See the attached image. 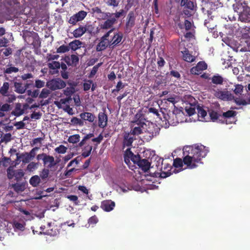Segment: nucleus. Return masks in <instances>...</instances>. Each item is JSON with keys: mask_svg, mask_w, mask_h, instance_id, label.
<instances>
[{"mask_svg": "<svg viewBox=\"0 0 250 250\" xmlns=\"http://www.w3.org/2000/svg\"><path fill=\"white\" fill-rule=\"evenodd\" d=\"M208 152V148L202 145L184 147L183 148L184 157L183 160L176 158L174 160L173 166L175 167L179 168L182 167L184 164L188 168H195L198 166L199 164L202 163V159L205 157Z\"/></svg>", "mask_w": 250, "mask_h": 250, "instance_id": "nucleus-1", "label": "nucleus"}, {"mask_svg": "<svg viewBox=\"0 0 250 250\" xmlns=\"http://www.w3.org/2000/svg\"><path fill=\"white\" fill-rule=\"evenodd\" d=\"M135 119L136 120L132 122L133 125L129 132L134 137L143 134L145 127L147 126L144 122V118L142 114H136Z\"/></svg>", "mask_w": 250, "mask_h": 250, "instance_id": "nucleus-2", "label": "nucleus"}, {"mask_svg": "<svg viewBox=\"0 0 250 250\" xmlns=\"http://www.w3.org/2000/svg\"><path fill=\"white\" fill-rule=\"evenodd\" d=\"M160 128L155 124L151 123L148 124L147 128L143 131V135L142 136V140L144 142H149L152 139L159 135Z\"/></svg>", "mask_w": 250, "mask_h": 250, "instance_id": "nucleus-3", "label": "nucleus"}, {"mask_svg": "<svg viewBox=\"0 0 250 250\" xmlns=\"http://www.w3.org/2000/svg\"><path fill=\"white\" fill-rule=\"evenodd\" d=\"M164 159L161 158H159L157 160L156 166L157 169L160 172H157L155 174L159 175V177L161 178H165L171 174V167L170 164L164 163ZM156 176H157V175H156Z\"/></svg>", "mask_w": 250, "mask_h": 250, "instance_id": "nucleus-4", "label": "nucleus"}, {"mask_svg": "<svg viewBox=\"0 0 250 250\" xmlns=\"http://www.w3.org/2000/svg\"><path fill=\"white\" fill-rule=\"evenodd\" d=\"M37 159L38 160H42L43 162V166L48 169L54 167L57 164V162L55 161L53 156L47 155L44 153L38 154L37 156Z\"/></svg>", "mask_w": 250, "mask_h": 250, "instance_id": "nucleus-5", "label": "nucleus"}, {"mask_svg": "<svg viewBox=\"0 0 250 250\" xmlns=\"http://www.w3.org/2000/svg\"><path fill=\"white\" fill-rule=\"evenodd\" d=\"M114 28H112L108 31L100 40V42L96 46V51L98 52L105 50L108 46L110 47V42L108 39L110 34L114 31Z\"/></svg>", "mask_w": 250, "mask_h": 250, "instance_id": "nucleus-6", "label": "nucleus"}, {"mask_svg": "<svg viewBox=\"0 0 250 250\" xmlns=\"http://www.w3.org/2000/svg\"><path fill=\"white\" fill-rule=\"evenodd\" d=\"M46 86L48 88L54 91L64 88L66 83L61 79H53L47 82Z\"/></svg>", "mask_w": 250, "mask_h": 250, "instance_id": "nucleus-7", "label": "nucleus"}, {"mask_svg": "<svg viewBox=\"0 0 250 250\" xmlns=\"http://www.w3.org/2000/svg\"><path fill=\"white\" fill-rule=\"evenodd\" d=\"M214 96L218 99L227 101L231 99V94L227 90H221L219 89H213Z\"/></svg>", "mask_w": 250, "mask_h": 250, "instance_id": "nucleus-8", "label": "nucleus"}, {"mask_svg": "<svg viewBox=\"0 0 250 250\" xmlns=\"http://www.w3.org/2000/svg\"><path fill=\"white\" fill-rule=\"evenodd\" d=\"M136 139V137L132 135L129 132L125 131L123 134V148H125V147H130L132 146L133 141Z\"/></svg>", "mask_w": 250, "mask_h": 250, "instance_id": "nucleus-9", "label": "nucleus"}, {"mask_svg": "<svg viewBox=\"0 0 250 250\" xmlns=\"http://www.w3.org/2000/svg\"><path fill=\"white\" fill-rule=\"evenodd\" d=\"M136 16L134 11H130L126 18L125 30L129 32L135 25Z\"/></svg>", "mask_w": 250, "mask_h": 250, "instance_id": "nucleus-10", "label": "nucleus"}, {"mask_svg": "<svg viewBox=\"0 0 250 250\" xmlns=\"http://www.w3.org/2000/svg\"><path fill=\"white\" fill-rule=\"evenodd\" d=\"M207 64L205 62L200 61L195 66L191 68L190 73L194 75H199L203 70L207 69Z\"/></svg>", "mask_w": 250, "mask_h": 250, "instance_id": "nucleus-11", "label": "nucleus"}, {"mask_svg": "<svg viewBox=\"0 0 250 250\" xmlns=\"http://www.w3.org/2000/svg\"><path fill=\"white\" fill-rule=\"evenodd\" d=\"M123 39V34L121 32H116L114 33V36L109 41L110 47L113 49L118 46Z\"/></svg>", "mask_w": 250, "mask_h": 250, "instance_id": "nucleus-12", "label": "nucleus"}, {"mask_svg": "<svg viewBox=\"0 0 250 250\" xmlns=\"http://www.w3.org/2000/svg\"><path fill=\"white\" fill-rule=\"evenodd\" d=\"M235 11L239 13V19L240 20L243 22H250V8H247L244 9V10L239 11L236 10L234 8Z\"/></svg>", "mask_w": 250, "mask_h": 250, "instance_id": "nucleus-13", "label": "nucleus"}, {"mask_svg": "<svg viewBox=\"0 0 250 250\" xmlns=\"http://www.w3.org/2000/svg\"><path fill=\"white\" fill-rule=\"evenodd\" d=\"M116 22L117 20L115 18H109L100 25V28L103 30L111 29Z\"/></svg>", "mask_w": 250, "mask_h": 250, "instance_id": "nucleus-14", "label": "nucleus"}, {"mask_svg": "<svg viewBox=\"0 0 250 250\" xmlns=\"http://www.w3.org/2000/svg\"><path fill=\"white\" fill-rule=\"evenodd\" d=\"M47 229L43 232L44 234L50 236H56L59 233V229L57 226L54 225V223L51 222L48 223L47 224Z\"/></svg>", "mask_w": 250, "mask_h": 250, "instance_id": "nucleus-15", "label": "nucleus"}, {"mask_svg": "<svg viewBox=\"0 0 250 250\" xmlns=\"http://www.w3.org/2000/svg\"><path fill=\"white\" fill-rule=\"evenodd\" d=\"M115 206V202L110 200H104L102 202L101 205V208L106 212L112 210Z\"/></svg>", "mask_w": 250, "mask_h": 250, "instance_id": "nucleus-16", "label": "nucleus"}, {"mask_svg": "<svg viewBox=\"0 0 250 250\" xmlns=\"http://www.w3.org/2000/svg\"><path fill=\"white\" fill-rule=\"evenodd\" d=\"M107 116L104 113L100 112L98 114V125L100 128H104L107 125Z\"/></svg>", "mask_w": 250, "mask_h": 250, "instance_id": "nucleus-17", "label": "nucleus"}, {"mask_svg": "<svg viewBox=\"0 0 250 250\" xmlns=\"http://www.w3.org/2000/svg\"><path fill=\"white\" fill-rule=\"evenodd\" d=\"M19 71L18 67L12 66L11 64H8L6 68L3 69V74L5 77V79L8 80V78L7 77V74H10L12 73H17Z\"/></svg>", "mask_w": 250, "mask_h": 250, "instance_id": "nucleus-18", "label": "nucleus"}, {"mask_svg": "<svg viewBox=\"0 0 250 250\" xmlns=\"http://www.w3.org/2000/svg\"><path fill=\"white\" fill-rule=\"evenodd\" d=\"M34 33V32H30L27 30L23 33V38L24 41L29 45L32 43V42L35 38Z\"/></svg>", "mask_w": 250, "mask_h": 250, "instance_id": "nucleus-19", "label": "nucleus"}, {"mask_svg": "<svg viewBox=\"0 0 250 250\" xmlns=\"http://www.w3.org/2000/svg\"><path fill=\"white\" fill-rule=\"evenodd\" d=\"M86 25L84 26H80L78 28L74 30L72 33L73 36L76 38L82 37L87 31Z\"/></svg>", "mask_w": 250, "mask_h": 250, "instance_id": "nucleus-20", "label": "nucleus"}, {"mask_svg": "<svg viewBox=\"0 0 250 250\" xmlns=\"http://www.w3.org/2000/svg\"><path fill=\"white\" fill-rule=\"evenodd\" d=\"M138 166L139 167L141 168L143 170L146 171L150 168V163L149 162L148 160L146 159H141Z\"/></svg>", "mask_w": 250, "mask_h": 250, "instance_id": "nucleus-21", "label": "nucleus"}, {"mask_svg": "<svg viewBox=\"0 0 250 250\" xmlns=\"http://www.w3.org/2000/svg\"><path fill=\"white\" fill-rule=\"evenodd\" d=\"M80 116L82 119L84 121H87L90 123L93 122L95 118L94 115L90 112L82 113L80 114Z\"/></svg>", "mask_w": 250, "mask_h": 250, "instance_id": "nucleus-22", "label": "nucleus"}, {"mask_svg": "<svg viewBox=\"0 0 250 250\" xmlns=\"http://www.w3.org/2000/svg\"><path fill=\"white\" fill-rule=\"evenodd\" d=\"M183 54V58L184 61L191 62L194 61L195 57L189 53L188 50L185 48V50L184 51H182Z\"/></svg>", "mask_w": 250, "mask_h": 250, "instance_id": "nucleus-23", "label": "nucleus"}, {"mask_svg": "<svg viewBox=\"0 0 250 250\" xmlns=\"http://www.w3.org/2000/svg\"><path fill=\"white\" fill-rule=\"evenodd\" d=\"M211 83L216 85H222L223 84L224 79L221 75L216 74L211 78Z\"/></svg>", "mask_w": 250, "mask_h": 250, "instance_id": "nucleus-24", "label": "nucleus"}, {"mask_svg": "<svg viewBox=\"0 0 250 250\" xmlns=\"http://www.w3.org/2000/svg\"><path fill=\"white\" fill-rule=\"evenodd\" d=\"M15 91L19 94H23L26 91V88L23 87L21 83L15 82L14 83Z\"/></svg>", "mask_w": 250, "mask_h": 250, "instance_id": "nucleus-25", "label": "nucleus"}, {"mask_svg": "<svg viewBox=\"0 0 250 250\" xmlns=\"http://www.w3.org/2000/svg\"><path fill=\"white\" fill-rule=\"evenodd\" d=\"M17 157L18 159H21V161L24 164H27L32 160L28 152L22 153L20 155H18V154H17Z\"/></svg>", "mask_w": 250, "mask_h": 250, "instance_id": "nucleus-26", "label": "nucleus"}, {"mask_svg": "<svg viewBox=\"0 0 250 250\" xmlns=\"http://www.w3.org/2000/svg\"><path fill=\"white\" fill-rule=\"evenodd\" d=\"M11 113L17 117H19L24 113L23 109H22L21 104V103H17L16 104L15 108Z\"/></svg>", "mask_w": 250, "mask_h": 250, "instance_id": "nucleus-27", "label": "nucleus"}, {"mask_svg": "<svg viewBox=\"0 0 250 250\" xmlns=\"http://www.w3.org/2000/svg\"><path fill=\"white\" fill-rule=\"evenodd\" d=\"M9 89V83L8 82H4L2 86L0 88V94L4 96L8 95V90Z\"/></svg>", "mask_w": 250, "mask_h": 250, "instance_id": "nucleus-28", "label": "nucleus"}, {"mask_svg": "<svg viewBox=\"0 0 250 250\" xmlns=\"http://www.w3.org/2000/svg\"><path fill=\"white\" fill-rule=\"evenodd\" d=\"M128 154L130 155V160L134 163V164L138 165L140 160H141V157L139 155H134L133 153L130 150V148H128Z\"/></svg>", "mask_w": 250, "mask_h": 250, "instance_id": "nucleus-29", "label": "nucleus"}, {"mask_svg": "<svg viewBox=\"0 0 250 250\" xmlns=\"http://www.w3.org/2000/svg\"><path fill=\"white\" fill-rule=\"evenodd\" d=\"M34 35L35 38L30 45H32L35 49H38L41 47V42L38 33H34Z\"/></svg>", "mask_w": 250, "mask_h": 250, "instance_id": "nucleus-30", "label": "nucleus"}, {"mask_svg": "<svg viewBox=\"0 0 250 250\" xmlns=\"http://www.w3.org/2000/svg\"><path fill=\"white\" fill-rule=\"evenodd\" d=\"M92 146L89 145H87L84 146L82 149V155L84 157L86 158L89 156L90 154L91 150H92Z\"/></svg>", "mask_w": 250, "mask_h": 250, "instance_id": "nucleus-31", "label": "nucleus"}, {"mask_svg": "<svg viewBox=\"0 0 250 250\" xmlns=\"http://www.w3.org/2000/svg\"><path fill=\"white\" fill-rule=\"evenodd\" d=\"M82 44V42L79 40H74L70 42L69 44V49L71 48L73 51H76L79 48Z\"/></svg>", "mask_w": 250, "mask_h": 250, "instance_id": "nucleus-32", "label": "nucleus"}, {"mask_svg": "<svg viewBox=\"0 0 250 250\" xmlns=\"http://www.w3.org/2000/svg\"><path fill=\"white\" fill-rule=\"evenodd\" d=\"M205 25L208 28L209 31H213L216 25L214 23L212 19L206 20L204 23Z\"/></svg>", "mask_w": 250, "mask_h": 250, "instance_id": "nucleus-33", "label": "nucleus"}, {"mask_svg": "<svg viewBox=\"0 0 250 250\" xmlns=\"http://www.w3.org/2000/svg\"><path fill=\"white\" fill-rule=\"evenodd\" d=\"M209 114L211 120L213 122H218V121H219V122L221 121L220 118L222 117V115L221 114H218L217 112L213 110H211L209 112Z\"/></svg>", "mask_w": 250, "mask_h": 250, "instance_id": "nucleus-34", "label": "nucleus"}, {"mask_svg": "<svg viewBox=\"0 0 250 250\" xmlns=\"http://www.w3.org/2000/svg\"><path fill=\"white\" fill-rule=\"evenodd\" d=\"M233 7L236 8V10H238L239 11H241L244 10V9H247V8H250L248 6V3L246 1H243L241 2H238L236 3V5H233Z\"/></svg>", "mask_w": 250, "mask_h": 250, "instance_id": "nucleus-35", "label": "nucleus"}, {"mask_svg": "<svg viewBox=\"0 0 250 250\" xmlns=\"http://www.w3.org/2000/svg\"><path fill=\"white\" fill-rule=\"evenodd\" d=\"M40 182L41 178L38 175H34L32 176L29 180V183L30 185L34 187H37Z\"/></svg>", "mask_w": 250, "mask_h": 250, "instance_id": "nucleus-36", "label": "nucleus"}, {"mask_svg": "<svg viewBox=\"0 0 250 250\" xmlns=\"http://www.w3.org/2000/svg\"><path fill=\"white\" fill-rule=\"evenodd\" d=\"M234 100L238 105H246L250 104V97L248 99L247 101L240 98H236Z\"/></svg>", "mask_w": 250, "mask_h": 250, "instance_id": "nucleus-37", "label": "nucleus"}, {"mask_svg": "<svg viewBox=\"0 0 250 250\" xmlns=\"http://www.w3.org/2000/svg\"><path fill=\"white\" fill-rule=\"evenodd\" d=\"M49 173L48 168H44L40 174V177L42 178L43 181H46L47 179Z\"/></svg>", "mask_w": 250, "mask_h": 250, "instance_id": "nucleus-38", "label": "nucleus"}, {"mask_svg": "<svg viewBox=\"0 0 250 250\" xmlns=\"http://www.w3.org/2000/svg\"><path fill=\"white\" fill-rule=\"evenodd\" d=\"M80 136L79 134H74L70 136L68 139V141L70 143L75 144L79 142Z\"/></svg>", "mask_w": 250, "mask_h": 250, "instance_id": "nucleus-39", "label": "nucleus"}, {"mask_svg": "<svg viewBox=\"0 0 250 250\" xmlns=\"http://www.w3.org/2000/svg\"><path fill=\"white\" fill-rule=\"evenodd\" d=\"M74 15H75V17H76L77 20H78L79 21H80L83 20L85 18V17L87 15V12L81 10Z\"/></svg>", "mask_w": 250, "mask_h": 250, "instance_id": "nucleus-40", "label": "nucleus"}, {"mask_svg": "<svg viewBox=\"0 0 250 250\" xmlns=\"http://www.w3.org/2000/svg\"><path fill=\"white\" fill-rule=\"evenodd\" d=\"M24 176V173L22 169H18L15 171V180L17 182H20L21 180L22 177Z\"/></svg>", "mask_w": 250, "mask_h": 250, "instance_id": "nucleus-41", "label": "nucleus"}, {"mask_svg": "<svg viewBox=\"0 0 250 250\" xmlns=\"http://www.w3.org/2000/svg\"><path fill=\"white\" fill-rule=\"evenodd\" d=\"M111 18L110 12H102L99 15H97V19L99 20H105Z\"/></svg>", "mask_w": 250, "mask_h": 250, "instance_id": "nucleus-42", "label": "nucleus"}, {"mask_svg": "<svg viewBox=\"0 0 250 250\" xmlns=\"http://www.w3.org/2000/svg\"><path fill=\"white\" fill-rule=\"evenodd\" d=\"M94 136L93 133H89L83 138L82 140L79 143L78 146L80 147L83 146L86 143V141Z\"/></svg>", "mask_w": 250, "mask_h": 250, "instance_id": "nucleus-43", "label": "nucleus"}, {"mask_svg": "<svg viewBox=\"0 0 250 250\" xmlns=\"http://www.w3.org/2000/svg\"><path fill=\"white\" fill-rule=\"evenodd\" d=\"M236 115L235 111L233 110H228L226 112H224L222 115L221 118H229L230 117H234Z\"/></svg>", "mask_w": 250, "mask_h": 250, "instance_id": "nucleus-44", "label": "nucleus"}, {"mask_svg": "<svg viewBox=\"0 0 250 250\" xmlns=\"http://www.w3.org/2000/svg\"><path fill=\"white\" fill-rule=\"evenodd\" d=\"M45 135L43 134L42 137H39L34 139L31 142V146H34L39 144L40 146L42 144V141L44 139Z\"/></svg>", "mask_w": 250, "mask_h": 250, "instance_id": "nucleus-45", "label": "nucleus"}, {"mask_svg": "<svg viewBox=\"0 0 250 250\" xmlns=\"http://www.w3.org/2000/svg\"><path fill=\"white\" fill-rule=\"evenodd\" d=\"M125 14V11L123 9L120 10L115 13H110L111 18H115L116 20Z\"/></svg>", "mask_w": 250, "mask_h": 250, "instance_id": "nucleus-46", "label": "nucleus"}, {"mask_svg": "<svg viewBox=\"0 0 250 250\" xmlns=\"http://www.w3.org/2000/svg\"><path fill=\"white\" fill-rule=\"evenodd\" d=\"M12 187L16 192L22 191L24 189V186L19 183L12 184Z\"/></svg>", "mask_w": 250, "mask_h": 250, "instance_id": "nucleus-47", "label": "nucleus"}, {"mask_svg": "<svg viewBox=\"0 0 250 250\" xmlns=\"http://www.w3.org/2000/svg\"><path fill=\"white\" fill-rule=\"evenodd\" d=\"M71 123L73 125H79L80 126H82L83 125V121L77 117H73L71 119Z\"/></svg>", "mask_w": 250, "mask_h": 250, "instance_id": "nucleus-48", "label": "nucleus"}, {"mask_svg": "<svg viewBox=\"0 0 250 250\" xmlns=\"http://www.w3.org/2000/svg\"><path fill=\"white\" fill-rule=\"evenodd\" d=\"M38 163L34 162L30 163L27 166V170L29 171H33L37 168Z\"/></svg>", "mask_w": 250, "mask_h": 250, "instance_id": "nucleus-49", "label": "nucleus"}, {"mask_svg": "<svg viewBox=\"0 0 250 250\" xmlns=\"http://www.w3.org/2000/svg\"><path fill=\"white\" fill-rule=\"evenodd\" d=\"M69 51V47L65 45H61L57 49V52L58 53H64Z\"/></svg>", "mask_w": 250, "mask_h": 250, "instance_id": "nucleus-50", "label": "nucleus"}, {"mask_svg": "<svg viewBox=\"0 0 250 250\" xmlns=\"http://www.w3.org/2000/svg\"><path fill=\"white\" fill-rule=\"evenodd\" d=\"M101 63H99L93 66L88 76L89 78H92L96 74L99 67L101 66Z\"/></svg>", "mask_w": 250, "mask_h": 250, "instance_id": "nucleus-51", "label": "nucleus"}, {"mask_svg": "<svg viewBox=\"0 0 250 250\" xmlns=\"http://www.w3.org/2000/svg\"><path fill=\"white\" fill-rule=\"evenodd\" d=\"M67 147L63 145H60L55 149V151L59 154H64L66 152Z\"/></svg>", "mask_w": 250, "mask_h": 250, "instance_id": "nucleus-52", "label": "nucleus"}, {"mask_svg": "<svg viewBox=\"0 0 250 250\" xmlns=\"http://www.w3.org/2000/svg\"><path fill=\"white\" fill-rule=\"evenodd\" d=\"M67 198L71 201L74 202L75 205H79L80 202L78 200L77 196L74 195H67Z\"/></svg>", "mask_w": 250, "mask_h": 250, "instance_id": "nucleus-53", "label": "nucleus"}, {"mask_svg": "<svg viewBox=\"0 0 250 250\" xmlns=\"http://www.w3.org/2000/svg\"><path fill=\"white\" fill-rule=\"evenodd\" d=\"M119 0H106V3L108 6L115 7L118 6Z\"/></svg>", "mask_w": 250, "mask_h": 250, "instance_id": "nucleus-54", "label": "nucleus"}, {"mask_svg": "<svg viewBox=\"0 0 250 250\" xmlns=\"http://www.w3.org/2000/svg\"><path fill=\"white\" fill-rule=\"evenodd\" d=\"M74 92V88L72 87H67L64 90L63 93L66 96H71Z\"/></svg>", "mask_w": 250, "mask_h": 250, "instance_id": "nucleus-55", "label": "nucleus"}, {"mask_svg": "<svg viewBox=\"0 0 250 250\" xmlns=\"http://www.w3.org/2000/svg\"><path fill=\"white\" fill-rule=\"evenodd\" d=\"M48 67L52 69H56L60 68V63L59 62L53 61L48 63Z\"/></svg>", "mask_w": 250, "mask_h": 250, "instance_id": "nucleus-56", "label": "nucleus"}, {"mask_svg": "<svg viewBox=\"0 0 250 250\" xmlns=\"http://www.w3.org/2000/svg\"><path fill=\"white\" fill-rule=\"evenodd\" d=\"M50 94V91L46 88H43L39 95L40 98H46Z\"/></svg>", "mask_w": 250, "mask_h": 250, "instance_id": "nucleus-57", "label": "nucleus"}, {"mask_svg": "<svg viewBox=\"0 0 250 250\" xmlns=\"http://www.w3.org/2000/svg\"><path fill=\"white\" fill-rule=\"evenodd\" d=\"M186 111L189 116H192L195 113V108L191 106L186 107L185 108Z\"/></svg>", "mask_w": 250, "mask_h": 250, "instance_id": "nucleus-58", "label": "nucleus"}, {"mask_svg": "<svg viewBox=\"0 0 250 250\" xmlns=\"http://www.w3.org/2000/svg\"><path fill=\"white\" fill-rule=\"evenodd\" d=\"M125 86V85L121 81H119L118 82L116 88L112 90V92L114 93L115 92H118L121 89L124 88Z\"/></svg>", "mask_w": 250, "mask_h": 250, "instance_id": "nucleus-59", "label": "nucleus"}, {"mask_svg": "<svg viewBox=\"0 0 250 250\" xmlns=\"http://www.w3.org/2000/svg\"><path fill=\"white\" fill-rule=\"evenodd\" d=\"M184 6L185 8H188L189 10H194V4L193 1L189 0L187 1V2L185 3L184 5H182Z\"/></svg>", "mask_w": 250, "mask_h": 250, "instance_id": "nucleus-60", "label": "nucleus"}, {"mask_svg": "<svg viewBox=\"0 0 250 250\" xmlns=\"http://www.w3.org/2000/svg\"><path fill=\"white\" fill-rule=\"evenodd\" d=\"M243 90V86L241 84H237L234 90L235 94H241Z\"/></svg>", "mask_w": 250, "mask_h": 250, "instance_id": "nucleus-61", "label": "nucleus"}, {"mask_svg": "<svg viewBox=\"0 0 250 250\" xmlns=\"http://www.w3.org/2000/svg\"><path fill=\"white\" fill-rule=\"evenodd\" d=\"M40 149V147H35L32 148L29 152H28V155L32 159V160L35 157L36 155V151Z\"/></svg>", "mask_w": 250, "mask_h": 250, "instance_id": "nucleus-62", "label": "nucleus"}, {"mask_svg": "<svg viewBox=\"0 0 250 250\" xmlns=\"http://www.w3.org/2000/svg\"><path fill=\"white\" fill-rule=\"evenodd\" d=\"M92 80H88L86 83H84L83 84V90L88 91L91 87V84L92 83Z\"/></svg>", "mask_w": 250, "mask_h": 250, "instance_id": "nucleus-63", "label": "nucleus"}, {"mask_svg": "<svg viewBox=\"0 0 250 250\" xmlns=\"http://www.w3.org/2000/svg\"><path fill=\"white\" fill-rule=\"evenodd\" d=\"M166 63V62L162 57H159L157 61L158 68H162Z\"/></svg>", "mask_w": 250, "mask_h": 250, "instance_id": "nucleus-64", "label": "nucleus"}]
</instances>
